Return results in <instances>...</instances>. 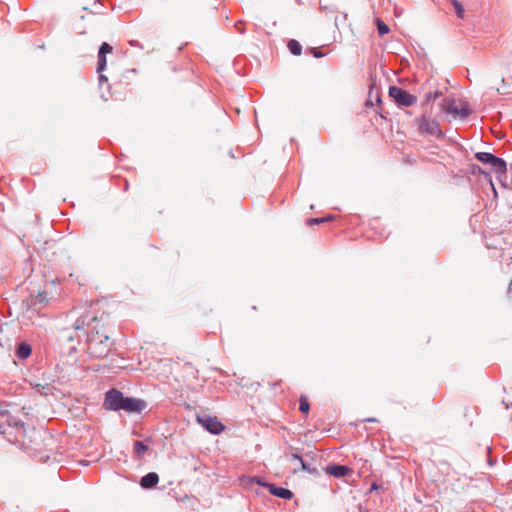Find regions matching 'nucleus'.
Segmentation results:
<instances>
[{
	"label": "nucleus",
	"instance_id": "15",
	"mask_svg": "<svg viewBox=\"0 0 512 512\" xmlns=\"http://www.w3.org/2000/svg\"><path fill=\"white\" fill-rule=\"evenodd\" d=\"M494 157L493 154L487 152H479L476 154V158L483 163H492Z\"/></svg>",
	"mask_w": 512,
	"mask_h": 512
},
{
	"label": "nucleus",
	"instance_id": "14",
	"mask_svg": "<svg viewBox=\"0 0 512 512\" xmlns=\"http://www.w3.org/2000/svg\"><path fill=\"white\" fill-rule=\"evenodd\" d=\"M378 34L382 37L389 33V27L380 18L376 19Z\"/></svg>",
	"mask_w": 512,
	"mask_h": 512
},
{
	"label": "nucleus",
	"instance_id": "12",
	"mask_svg": "<svg viewBox=\"0 0 512 512\" xmlns=\"http://www.w3.org/2000/svg\"><path fill=\"white\" fill-rule=\"evenodd\" d=\"M350 472V469L342 465H334L329 468V473L335 477H343Z\"/></svg>",
	"mask_w": 512,
	"mask_h": 512
},
{
	"label": "nucleus",
	"instance_id": "9",
	"mask_svg": "<svg viewBox=\"0 0 512 512\" xmlns=\"http://www.w3.org/2000/svg\"><path fill=\"white\" fill-rule=\"evenodd\" d=\"M272 495L283 498V499H291L293 497V493L286 488L276 487L272 484H265Z\"/></svg>",
	"mask_w": 512,
	"mask_h": 512
},
{
	"label": "nucleus",
	"instance_id": "5",
	"mask_svg": "<svg viewBox=\"0 0 512 512\" xmlns=\"http://www.w3.org/2000/svg\"><path fill=\"white\" fill-rule=\"evenodd\" d=\"M196 421L212 434H220L225 429L224 425L218 420L217 417L209 415H198L196 417Z\"/></svg>",
	"mask_w": 512,
	"mask_h": 512
},
{
	"label": "nucleus",
	"instance_id": "26",
	"mask_svg": "<svg viewBox=\"0 0 512 512\" xmlns=\"http://www.w3.org/2000/svg\"><path fill=\"white\" fill-rule=\"evenodd\" d=\"M63 337L65 338L66 341L68 342H71L74 340V335L69 331V330H66Z\"/></svg>",
	"mask_w": 512,
	"mask_h": 512
},
{
	"label": "nucleus",
	"instance_id": "25",
	"mask_svg": "<svg viewBox=\"0 0 512 512\" xmlns=\"http://www.w3.org/2000/svg\"><path fill=\"white\" fill-rule=\"evenodd\" d=\"M37 298L39 299L40 303H46L48 301L46 292H39Z\"/></svg>",
	"mask_w": 512,
	"mask_h": 512
},
{
	"label": "nucleus",
	"instance_id": "13",
	"mask_svg": "<svg viewBox=\"0 0 512 512\" xmlns=\"http://www.w3.org/2000/svg\"><path fill=\"white\" fill-rule=\"evenodd\" d=\"M288 48L293 55L298 56L301 54L302 47H301L300 43L294 39H292L288 42Z\"/></svg>",
	"mask_w": 512,
	"mask_h": 512
},
{
	"label": "nucleus",
	"instance_id": "30",
	"mask_svg": "<svg viewBox=\"0 0 512 512\" xmlns=\"http://www.w3.org/2000/svg\"><path fill=\"white\" fill-rule=\"evenodd\" d=\"M86 32H87V31H86V29H85V28H82V29H80V31H79V33H81V34H85Z\"/></svg>",
	"mask_w": 512,
	"mask_h": 512
},
{
	"label": "nucleus",
	"instance_id": "7",
	"mask_svg": "<svg viewBox=\"0 0 512 512\" xmlns=\"http://www.w3.org/2000/svg\"><path fill=\"white\" fill-rule=\"evenodd\" d=\"M145 408V403L136 398L124 397L120 410L126 412H141Z\"/></svg>",
	"mask_w": 512,
	"mask_h": 512
},
{
	"label": "nucleus",
	"instance_id": "11",
	"mask_svg": "<svg viewBox=\"0 0 512 512\" xmlns=\"http://www.w3.org/2000/svg\"><path fill=\"white\" fill-rule=\"evenodd\" d=\"M496 173L504 174L506 172V163L503 159L494 157L492 163H490Z\"/></svg>",
	"mask_w": 512,
	"mask_h": 512
},
{
	"label": "nucleus",
	"instance_id": "17",
	"mask_svg": "<svg viewBox=\"0 0 512 512\" xmlns=\"http://www.w3.org/2000/svg\"><path fill=\"white\" fill-rule=\"evenodd\" d=\"M299 410L304 414H308L310 410L309 402L305 396H301L299 399Z\"/></svg>",
	"mask_w": 512,
	"mask_h": 512
},
{
	"label": "nucleus",
	"instance_id": "24",
	"mask_svg": "<svg viewBox=\"0 0 512 512\" xmlns=\"http://www.w3.org/2000/svg\"><path fill=\"white\" fill-rule=\"evenodd\" d=\"M442 95L441 92L439 91H435L434 93H427L426 96H425V102L426 103H429V102H433L435 101L438 97H440Z\"/></svg>",
	"mask_w": 512,
	"mask_h": 512
},
{
	"label": "nucleus",
	"instance_id": "6",
	"mask_svg": "<svg viewBox=\"0 0 512 512\" xmlns=\"http://www.w3.org/2000/svg\"><path fill=\"white\" fill-rule=\"evenodd\" d=\"M123 399L124 396L122 392L112 389L106 393L104 406L107 410L118 411L120 410Z\"/></svg>",
	"mask_w": 512,
	"mask_h": 512
},
{
	"label": "nucleus",
	"instance_id": "22",
	"mask_svg": "<svg viewBox=\"0 0 512 512\" xmlns=\"http://www.w3.org/2000/svg\"><path fill=\"white\" fill-rule=\"evenodd\" d=\"M112 52H113V47L109 43L104 42L100 46L98 54L107 55V54H111Z\"/></svg>",
	"mask_w": 512,
	"mask_h": 512
},
{
	"label": "nucleus",
	"instance_id": "18",
	"mask_svg": "<svg viewBox=\"0 0 512 512\" xmlns=\"http://www.w3.org/2000/svg\"><path fill=\"white\" fill-rule=\"evenodd\" d=\"M147 450L148 447L143 442L136 441L134 443V452L137 453L139 456L143 455Z\"/></svg>",
	"mask_w": 512,
	"mask_h": 512
},
{
	"label": "nucleus",
	"instance_id": "2",
	"mask_svg": "<svg viewBox=\"0 0 512 512\" xmlns=\"http://www.w3.org/2000/svg\"><path fill=\"white\" fill-rule=\"evenodd\" d=\"M441 108L454 119L466 118L471 113L469 104L461 98H445L441 103Z\"/></svg>",
	"mask_w": 512,
	"mask_h": 512
},
{
	"label": "nucleus",
	"instance_id": "8",
	"mask_svg": "<svg viewBox=\"0 0 512 512\" xmlns=\"http://www.w3.org/2000/svg\"><path fill=\"white\" fill-rule=\"evenodd\" d=\"M159 482V476L155 472H150L141 478L140 485L145 489L153 488Z\"/></svg>",
	"mask_w": 512,
	"mask_h": 512
},
{
	"label": "nucleus",
	"instance_id": "4",
	"mask_svg": "<svg viewBox=\"0 0 512 512\" xmlns=\"http://www.w3.org/2000/svg\"><path fill=\"white\" fill-rule=\"evenodd\" d=\"M389 96L399 105L404 107H410L417 101L416 96L410 94L406 90L397 86H391L389 88Z\"/></svg>",
	"mask_w": 512,
	"mask_h": 512
},
{
	"label": "nucleus",
	"instance_id": "28",
	"mask_svg": "<svg viewBox=\"0 0 512 512\" xmlns=\"http://www.w3.org/2000/svg\"><path fill=\"white\" fill-rule=\"evenodd\" d=\"M378 489H379V486L376 483H372L371 488H370V492H372L374 490H378Z\"/></svg>",
	"mask_w": 512,
	"mask_h": 512
},
{
	"label": "nucleus",
	"instance_id": "3",
	"mask_svg": "<svg viewBox=\"0 0 512 512\" xmlns=\"http://www.w3.org/2000/svg\"><path fill=\"white\" fill-rule=\"evenodd\" d=\"M415 123L421 135H430L436 138L443 136L439 123L426 113L416 118Z\"/></svg>",
	"mask_w": 512,
	"mask_h": 512
},
{
	"label": "nucleus",
	"instance_id": "29",
	"mask_svg": "<svg viewBox=\"0 0 512 512\" xmlns=\"http://www.w3.org/2000/svg\"><path fill=\"white\" fill-rule=\"evenodd\" d=\"M365 421H367V422H374V421H376V419H374V418H367Z\"/></svg>",
	"mask_w": 512,
	"mask_h": 512
},
{
	"label": "nucleus",
	"instance_id": "16",
	"mask_svg": "<svg viewBox=\"0 0 512 512\" xmlns=\"http://www.w3.org/2000/svg\"><path fill=\"white\" fill-rule=\"evenodd\" d=\"M291 461H294L295 464L299 465V470L301 471H305L307 469L303 459L297 455V454H293L290 458ZM298 472V469H295L294 470V473H297Z\"/></svg>",
	"mask_w": 512,
	"mask_h": 512
},
{
	"label": "nucleus",
	"instance_id": "27",
	"mask_svg": "<svg viewBox=\"0 0 512 512\" xmlns=\"http://www.w3.org/2000/svg\"><path fill=\"white\" fill-rule=\"evenodd\" d=\"M311 52L313 53L314 57H316V58H320L323 56V53L318 51L316 48H312Z\"/></svg>",
	"mask_w": 512,
	"mask_h": 512
},
{
	"label": "nucleus",
	"instance_id": "1",
	"mask_svg": "<svg viewBox=\"0 0 512 512\" xmlns=\"http://www.w3.org/2000/svg\"><path fill=\"white\" fill-rule=\"evenodd\" d=\"M78 314L76 321L72 328L75 331L83 330V328L90 322L96 324L91 328L87 338V351L94 357L103 359L111 351L114 341L112 336L114 334L112 325L109 323L108 314L102 313L100 316L97 315L96 311L93 310L92 304H87L82 308L75 311Z\"/></svg>",
	"mask_w": 512,
	"mask_h": 512
},
{
	"label": "nucleus",
	"instance_id": "32",
	"mask_svg": "<svg viewBox=\"0 0 512 512\" xmlns=\"http://www.w3.org/2000/svg\"><path fill=\"white\" fill-rule=\"evenodd\" d=\"M257 483L263 485L262 480H258ZM264 486H266V485L264 484Z\"/></svg>",
	"mask_w": 512,
	"mask_h": 512
},
{
	"label": "nucleus",
	"instance_id": "20",
	"mask_svg": "<svg viewBox=\"0 0 512 512\" xmlns=\"http://www.w3.org/2000/svg\"><path fill=\"white\" fill-rule=\"evenodd\" d=\"M107 65L106 55H100L98 54V64H97V72L101 73L105 70Z\"/></svg>",
	"mask_w": 512,
	"mask_h": 512
},
{
	"label": "nucleus",
	"instance_id": "31",
	"mask_svg": "<svg viewBox=\"0 0 512 512\" xmlns=\"http://www.w3.org/2000/svg\"><path fill=\"white\" fill-rule=\"evenodd\" d=\"M107 80L104 75H100V81Z\"/></svg>",
	"mask_w": 512,
	"mask_h": 512
},
{
	"label": "nucleus",
	"instance_id": "19",
	"mask_svg": "<svg viewBox=\"0 0 512 512\" xmlns=\"http://www.w3.org/2000/svg\"><path fill=\"white\" fill-rule=\"evenodd\" d=\"M333 218H334L333 216H328V217H323V218H310L307 220V225L313 226L315 224H320V223L330 221Z\"/></svg>",
	"mask_w": 512,
	"mask_h": 512
},
{
	"label": "nucleus",
	"instance_id": "21",
	"mask_svg": "<svg viewBox=\"0 0 512 512\" xmlns=\"http://www.w3.org/2000/svg\"><path fill=\"white\" fill-rule=\"evenodd\" d=\"M452 5H453V7L455 9V12H456L457 16L459 18H463L465 11L463 9L462 4L458 0H452Z\"/></svg>",
	"mask_w": 512,
	"mask_h": 512
},
{
	"label": "nucleus",
	"instance_id": "23",
	"mask_svg": "<svg viewBox=\"0 0 512 512\" xmlns=\"http://www.w3.org/2000/svg\"><path fill=\"white\" fill-rule=\"evenodd\" d=\"M82 21H87L92 26H97L100 22V17L96 14H93L91 17L82 16Z\"/></svg>",
	"mask_w": 512,
	"mask_h": 512
},
{
	"label": "nucleus",
	"instance_id": "10",
	"mask_svg": "<svg viewBox=\"0 0 512 512\" xmlns=\"http://www.w3.org/2000/svg\"><path fill=\"white\" fill-rule=\"evenodd\" d=\"M31 352L32 348L29 344L21 343L16 350V355L20 359H27L31 355Z\"/></svg>",
	"mask_w": 512,
	"mask_h": 512
}]
</instances>
